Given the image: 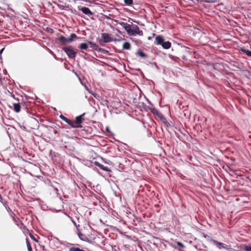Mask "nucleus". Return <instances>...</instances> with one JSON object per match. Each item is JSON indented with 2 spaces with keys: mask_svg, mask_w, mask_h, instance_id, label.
<instances>
[{
  "mask_svg": "<svg viewBox=\"0 0 251 251\" xmlns=\"http://www.w3.org/2000/svg\"><path fill=\"white\" fill-rule=\"evenodd\" d=\"M63 50L67 54L68 56L70 58H75V55L77 52V50L75 49H74L72 46H69L68 47H64L63 48Z\"/></svg>",
  "mask_w": 251,
  "mask_h": 251,
  "instance_id": "3",
  "label": "nucleus"
},
{
  "mask_svg": "<svg viewBox=\"0 0 251 251\" xmlns=\"http://www.w3.org/2000/svg\"><path fill=\"white\" fill-rule=\"evenodd\" d=\"M93 96L94 98H95L96 99H98L100 97L99 95H98V94H95V93H93L91 92V93Z\"/></svg>",
  "mask_w": 251,
  "mask_h": 251,
  "instance_id": "29",
  "label": "nucleus"
},
{
  "mask_svg": "<svg viewBox=\"0 0 251 251\" xmlns=\"http://www.w3.org/2000/svg\"><path fill=\"white\" fill-rule=\"evenodd\" d=\"M78 48L81 50H85L88 49V45L86 43H81L79 45Z\"/></svg>",
  "mask_w": 251,
  "mask_h": 251,
  "instance_id": "15",
  "label": "nucleus"
},
{
  "mask_svg": "<svg viewBox=\"0 0 251 251\" xmlns=\"http://www.w3.org/2000/svg\"><path fill=\"white\" fill-rule=\"evenodd\" d=\"M204 237L206 238L208 236L207 235H204Z\"/></svg>",
  "mask_w": 251,
  "mask_h": 251,
  "instance_id": "38",
  "label": "nucleus"
},
{
  "mask_svg": "<svg viewBox=\"0 0 251 251\" xmlns=\"http://www.w3.org/2000/svg\"><path fill=\"white\" fill-rule=\"evenodd\" d=\"M66 123L73 128H79V127H81V126H76V124H75V122H74L70 119H68Z\"/></svg>",
  "mask_w": 251,
  "mask_h": 251,
  "instance_id": "11",
  "label": "nucleus"
},
{
  "mask_svg": "<svg viewBox=\"0 0 251 251\" xmlns=\"http://www.w3.org/2000/svg\"><path fill=\"white\" fill-rule=\"evenodd\" d=\"M125 5L127 6H130L133 4V0H124Z\"/></svg>",
  "mask_w": 251,
  "mask_h": 251,
  "instance_id": "20",
  "label": "nucleus"
},
{
  "mask_svg": "<svg viewBox=\"0 0 251 251\" xmlns=\"http://www.w3.org/2000/svg\"><path fill=\"white\" fill-rule=\"evenodd\" d=\"M89 44L90 45V47L95 50H98L100 52H102L103 50V49L99 48V46L97 45L96 44L92 42H88Z\"/></svg>",
  "mask_w": 251,
  "mask_h": 251,
  "instance_id": "7",
  "label": "nucleus"
},
{
  "mask_svg": "<svg viewBox=\"0 0 251 251\" xmlns=\"http://www.w3.org/2000/svg\"><path fill=\"white\" fill-rule=\"evenodd\" d=\"M80 10L84 14L88 16H92L93 14L91 11L88 7H82Z\"/></svg>",
  "mask_w": 251,
  "mask_h": 251,
  "instance_id": "8",
  "label": "nucleus"
},
{
  "mask_svg": "<svg viewBox=\"0 0 251 251\" xmlns=\"http://www.w3.org/2000/svg\"><path fill=\"white\" fill-rule=\"evenodd\" d=\"M78 235L79 239L82 241H87L88 240V238L85 234L79 232L78 233Z\"/></svg>",
  "mask_w": 251,
  "mask_h": 251,
  "instance_id": "14",
  "label": "nucleus"
},
{
  "mask_svg": "<svg viewBox=\"0 0 251 251\" xmlns=\"http://www.w3.org/2000/svg\"><path fill=\"white\" fill-rule=\"evenodd\" d=\"M69 251H85L81 250L78 248L72 247L70 249Z\"/></svg>",
  "mask_w": 251,
  "mask_h": 251,
  "instance_id": "21",
  "label": "nucleus"
},
{
  "mask_svg": "<svg viewBox=\"0 0 251 251\" xmlns=\"http://www.w3.org/2000/svg\"><path fill=\"white\" fill-rule=\"evenodd\" d=\"M128 31L129 32H127V33L131 36H134L136 34L142 36L143 34V31L140 30L139 27L137 25H131L130 29Z\"/></svg>",
  "mask_w": 251,
  "mask_h": 251,
  "instance_id": "4",
  "label": "nucleus"
},
{
  "mask_svg": "<svg viewBox=\"0 0 251 251\" xmlns=\"http://www.w3.org/2000/svg\"><path fill=\"white\" fill-rule=\"evenodd\" d=\"M30 236L31 238L32 239H33L34 241H35L36 242H38V240L34 237L33 235H32V234H30Z\"/></svg>",
  "mask_w": 251,
  "mask_h": 251,
  "instance_id": "31",
  "label": "nucleus"
},
{
  "mask_svg": "<svg viewBox=\"0 0 251 251\" xmlns=\"http://www.w3.org/2000/svg\"><path fill=\"white\" fill-rule=\"evenodd\" d=\"M152 113L156 115L157 117L158 116V114H160L161 113L158 111L156 109H154L153 111H152Z\"/></svg>",
  "mask_w": 251,
  "mask_h": 251,
  "instance_id": "26",
  "label": "nucleus"
},
{
  "mask_svg": "<svg viewBox=\"0 0 251 251\" xmlns=\"http://www.w3.org/2000/svg\"><path fill=\"white\" fill-rule=\"evenodd\" d=\"M154 43L157 45H161L164 49H169L171 46V42L165 41L163 37L160 35H158L155 37Z\"/></svg>",
  "mask_w": 251,
  "mask_h": 251,
  "instance_id": "1",
  "label": "nucleus"
},
{
  "mask_svg": "<svg viewBox=\"0 0 251 251\" xmlns=\"http://www.w3.org/2000/svg\"><path fill=\"white\" fill-rule=\"evenodd\" d=\"M2 200H2V198L1 196V195L0 194V201L1 202H2V203H3V202H2Z\"/></svg>",
  "mask_w": 251,
  "mask_h": 251,
  "instance_id": "36",
  "label": "nucleus"
},
{
  "mask_svg": "<svg viewBox=\"0 0 251 251\" xmlns=\"http://www.w3.org/2000/svg\"><path fill=\"white\" fill-rule=\"evenodd\" d=\"M84 115V113H83L82 115H80L76 117L75 118V124H76V126H81L80 124L82 122V116Z\"/></svg>",
  "mask_w": 251,
  "mask_h": 251,
  "instance_id": "9",
  "label": "nucleus"
},
{
  "mask_svg": "<svg viewBox=\"0 0 251 251\" xmlns=\"http://www.w3.org/2000/svg\"><path fill=\"white\" fill-rule=\"evenodd\" d=\"M68 216L70 219L71 221L74 224V225L76 227V228L78 229V227L79 226L76 225L75 222L73 220V219L72 217H71L69 215H68Z\"/></svg>",
  "mask_w": 251,
  "mask_h": 251,
  "instance_id": "22",
  "label": "nucleus"
},
{
  "mask_svg": "<svg viewBox=\"0 0 251 251\" xmlns=\"http://www.w3.org/2000/svg\"><path fill=\"white\" fill-rule=\"evenodd\" d=\"M75 38H77L76 35L75 33H72L71 34L69 38H66L63 36H61L58 38V41L60 42L62 44L65 45L67 43L72 42Z\"/></svg>",
  "mask_w": 251,
  "mask_h": 251,
  "instance_id": "5",
  "label": "nucleus"
},
{
  "mask_svg": "<svg viewBox=\"0 0 251 251\" xmlns=\"http://www.w3.org/2000/svg\"><path fill=\"white\" fill-rule=\"evenodd\" d=\"M203 2L208 3H214L216 1V0H202Z\"/></svg>",
  "mask_w": 251,
  "mask_h": 251,
  "instance_id": "25",
  "label": "nucleus"
},
{
  "mask_svg": "<svg viewBox=\"0 0 251 251\" xmlns=\"http://www.w3.org/2000/svg\"><path fill=\"white\" fill-rule=\"evenodd\" d=\"M211 242H212L217 248L219 249H227L228 246L226 244H225L222 242H220L216 240L211 239L210 240Z\"/></svg>",
  "mask_w": 251,
  "mask_h": 251,
  "instance_id": "6",
  "label": "nucleus"
},
{
  "mask_svg": "<svg viewBox=\"0 0 251 251\" xmlns=\"http://www.w3.org/2000/svg\"><path fill=\"white\" fill-rule=\"evenodd\" d=\"M136 54L142 58H145L147 57V55L146 53H145L143 51H142L141 50H138Z\"/></svg>",
  "mask_w": 251,
  "mask_h": 251,
  "instance_id": "13",
  "label": "nucleus"
},
{
  "mask_svg": "<svg viewBox=\"0 0 251 251\" xmlns=\"http://www.w3.org/2000/svg\"><path fill=\"white\" fill-rule=\"evenodd\" d=\"M85 88L89 93H91V92L89 91V89L86 86H85Z\"/></svg>",
  "mask_w": 251,
  "mask_h": 251,
  "instance_id": "34",
  "label": "nucleus"
},
{
  "mask_svg": "<svg viewBox=\"0 0 251 251\" xmlns=\"http://www.w3.org/2000/svg\"><path fill=\"white\" fill-rule=\"evenodd\" d=\"M60 118L63 121H64V122H66V121H67L68 120V118H67L66 117H65V116H64L63 115H61L60 116H59Z\"/></svg>",
  "mask_w": 251,
  "mask_h": 251,
  "instance_id": "27",
  "label": "nucleus"
},
{
  "mask_svg": "<svg viewBox=\"0 0 251 251\" xmlns=\"http://www.w3.org/2000/svg\"><path fill=\"white\" fill-rule=\"evenodd\" d=\"M176 244H177V245L179 247H180V248H184V245H183L182 243H181V242H176Z\"/></svg>",
  "mask_w": 251,
  "mask_h": 251,
  "instance_id": "24",
  "label": "nucleus"
},
{
  "mask_svg": "<svg viewBox=\"0 0 251 251\" xmlns=\"http://www.w3.org/2000/svg\"><path fill=\"white\" fill-rule=\"evenodd\" d=\"M13 108L16 113H19L21 110V106L19 103H13Z\"/></svg>",
  "mask_w": 251,
  "mask_h": 251,
  "instance_id": "12",
  "label": "nucleus"
},
{
  "mask_svg": "<svg viewBox=\"0 0 251 251\" xmlns=\"http://www.w3.org/2000/svg\"><path fill=\"white\" fill-rule=\"evenodd\" d=\"M130 48V44L127 42H125L123 45V49L124 50H129Z\"/></svg>",
  "mask_w": 251,
  "mask_h": 251,
  "instance_id": "16",
  "label": "nucleus"
},
{
  "mask_svg": "<svg viewBox=\"0 0 251 251\" xmlns=\"http://www.w3.org/2000/svg\"><path fill=\"white\" fill-rule=\"evenodd\" d=\"M26 243L28 251H32L31 246L29 243L28 238H26Z\"/></svg>",
  "mask_w": 251,
  "mask_h": 251,
  "instance_id": "18",
  "label": "nucleus"
},
{
  "mask_svg": "<svg viewBox=\"0 0 251 251\" xmlns=\"http://www.w3.org/2000/svg\"><path fill=\"white\" fill-rule=\"evenodd\" d=\"M4 50V48L0 50V54L3 51V50Z\"/></svg>",
  "mask_w": 251,
  "mask_h": 251,
  "instance_id": "37",
  "label": "nucleus"
},
{
  "mask_svg": "<svg viewBox=\"0 0 251 251\" xmlns=\"http://www.w3.org/2000/svg\"><path fill=\"white\" fill-rule=\"evenodd\" d=\"M162 122H163L165 124V125L167 126H168L170 125L169 123L166 120V119H165V120H163L162 121Z\"/></svg>",
  "mask_w": 251,
  "mask_h": 251,
  "instance_id": "30",
  "label": "nucleus"
},
{
  "mask_svg": "<svg viewBox=\"0 0 251 251\" xmlns=\"http://www.w3.org/2000/svg\"><path fill=\"white\" fill-rule=\"evenodd\" d=\"M54 191L55 192V193H56V194H57L58 191V189H57V188H54Z\"/></svg>",
  "mask_w": 251,
  "mask_h": 251,
  "instance_id": "35",
  "label": "nucleus"
},
{
  "mask_svg": "<svg viewBox=\"0 0 251 251\" xmlns=\"http://www.w3.org/2000/svg\"><path fill=\"white\" fill-rule=\"evenodd\" d=\"M99 168L103 171H106V172H109L110 169L104 166H103L102 164H101L99 167Z\"/></svg>",
  "mask_w": 251,
  "mask_h": 251,
  "instance_id": "19",
  "label": "nucleus"
},
{
  "mask_svg": "<svg viewBox=\"0 0 251 251\" xmlns=\"http://www.w3.org/2000/svg\"><path fill=\"white\" fill-rule=\"evenodd\" d=\"M120 25L123 26V28H124V29L126 30L127 33L129 32L128 31H129L130 29L131 25H129L124 22H122L121 23H120Z\"/></svg>",
  "mask_w": 251,
  "mask_h": 251,
  "instance_id": "10",
  "label": "nucleus"
},
{
  "mask_svg": "<svg viewBox=\"0 0 251 251\" xmlns=\"http://www.w3.org/2000/svg\"><path fill=\"white\" fill-rule=\"evenodd\" d=\"M97 41L101 46H103L105 43L113 41V39L108 33H102L101 37L97 39Z\"/></svg>",
  "mask_w": 251,
  "mask_h": 251,
  "instance_id": "2",
  "label": "nucleus"
},
{
  "mask_svg": "<svg viewBox=\"0 0 251 251\" xmlns=\"http://www.w3.org/2000/svg\"><path fill=\"white\" fill-rule=\"evenodd\" d=\"M158 118L163 121V120H165V117L163 115V114L161 113L160 114H158Z\"/></svg>",
  "mask_w": 251,
  "mask_h": 251,
  "instance_id": "23",
  "label": "nucleus"
},
{
  "mask_svg": "<svg viewBox=\"0 0 251 251\" xmlns=\"http://www.w3.org/2000/svg\"><path fill=\"white\" fill-rule=\"evenodd\" d=\"M95 165L98 167L99 168L100 167V165H101L100 163L99 162H97V161H95Z\"/></svg>",
  "mask_w": 251,
  "mask_h": 251,
  "instance_id": "32",
  "label": "nucleus"
},
{
  "mask_svg": "<svg viewBox=\"0 0 251 251\" xmlns=\"http://www.w3.org/2000/svg\"><path fill=\"white\" fill-rule=\"evenodd\" d=\"M245 250L246 251H251V246H246Z\"/></svg>",
  "mask_w": 251,
  "mask_h": 251,
  "instance_id": "28",
  "label": "nucleus"
},
{
  "mask_svg": "<svg viewBox=\"0 0 251 251\" xmlns=\"http://www.w3.org/2000/svg\"><path fill=\"white\" fill-rule=\"evenodd\" d=\"M105 130H106V131L107 132H108V133H110L112 134V133L111 132V131H110V129H109V127H108V126H107V127H106Z\"/></svg>",
  "mask_w": 251,
  "mask_h": 251,
  "instance_id": "33",
  "label": "nucleus"
},
{
  "mask_svg": "<svg viewBox=\"0 0 251 251\" xmlns=\"http://www.w3.org/2000/svg\"><path fill=\"white\" fill-rule=\"evenodd\" d=\"M241 50L245 53L248 56L251 57V51L242 48Z\"/></svg>",
  "mask_w": 251,
  "mask_h": 251,
  "instance_id": "17",
  "label": "nucleus"
}]
</instances>
